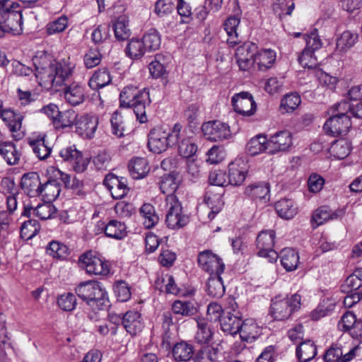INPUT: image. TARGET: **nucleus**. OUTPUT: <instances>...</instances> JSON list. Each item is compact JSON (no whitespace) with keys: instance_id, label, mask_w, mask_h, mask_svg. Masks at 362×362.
I'll return each mask as SVG.
<instances>
[{"instance_id":"nucleus-1","label":"nucleus","mask_w":362,"mask_h":362,"mask_svg":"<svg viewBox=\"0 0 362 362\" xmlns=\"http://www.w3.org/2000/svg\"><path fill=\"white\" fill-rule=\"evenodd\" d=\"M36 77L53 88L64 86V95L71 105L83 103L86 98L85 88L78 83H71L73 66L65 61L50 60L45 55L34 59Z\"/></svg>"},{"instance_id":"nucleus-2","label":"nucleus","mask_w":362,"mask_h":362,"mask_svg":"<svg viewBox=\"0 0 362 362\" xmlns=\"http://www.w3.org/2000/svg\"><path fill=\"white\" fill-rule=\"evenodd\" d=\"M75 291L81 300L93 308L103 310L109 306L107 292L101 283L97 281L81 282Z\"/></svg>"},{"instance_id":"nucleus-3","label":"nucleus","mask_w":362,"mask_h":362,"mask_svg":"<svg viewBox=\"0 0 362 362\" xmlns=\"http://www.w3.org/2000/svg\"><path fill=\"white\" fill-rule=\"evenodd\" d=\"M0 23L6 33L20 35L23 32V15L19 4L3 0L0 7Z\"/></svg>"},{"instance_id":"nucleus-4","label":"nucleus","mask_w":362,"mask_h":362,"mask_svg":"<svg viewBox=\"0 0 362 362\" xmlns=\"http://www.w3.org/2000/svg\"><path fill=\"white\" fill-rule=\"evenodd\" d=\"M300 296L296 293L291 297H276L272 300L270 313L276 320H286L300 308Z\"/></svg>"},{"instance_id":"nucleus-5","label":"nucleus","mask_w":362,"mask_h":362,"mask_svg":"<svg viewBox=\"0 0 362 362\" xmlns=\"http://www.w3.org/2000/svg\"><path fill=\"white\" fill-rule=\"evenodd\" d=\"M165 207V223L169 228L180 229L188 223L189 216L182 213V205L174 194L166 196Z\"/></svg>"},{"instance_id":"nucleus-6","label":"nucleus","mask_w":362,"mask_h":362,"mask_svg":"<svg viewBox=\"0 0 362 362\" xmlns=\"http://www.w3.org/2000/svg\"><path fill=\"white\" fill-rule=\"evenodd\" d=\"M181 130L182 125L176 123L171 132L163 138L167 146H173L177 144L179 154L184 158H190L197 152V146L190 139L183 137Z\"/></svg>"},{"instance_id":"nucleus-7","label":"nucleus","mask_w":362,"mask_h":362,"mask_svg":"<svg viewBox=\"0 0 362 362\" xmlns=\"http://www.w3.org/2000/svg\"><path fill=\"white\" fill-rule=\"evenodd\" d=\"M306 46L298 57V62L304 68L313 69L318 64L315 52L322 46V42L317 34V30L315 29L309 35H305Z\"/></svg>"},{"instance_id":"nucleus-8","label":"nucleus","mask_w":362,"mask_h":362,"mask_svg":"<svg viewBox=\"0 0 362 362\" xmlns=\"http://www.w3.org/2000/svg\"><path fill=\"white\" fill-rule=\"evenodd\" d=\"M79 264L89 274L105 276L110 273L107 262L91 250L80 256Z\"/></svg>"},{"instance_id":"nucleus-9","label":"nucleus","mask_w":362,"mask_h":362,"mask_svg":"<svg viewBox=\"0 0 362 362\" xmlns=\"http://www.w3.org/2000/svg\"><path fill=\"white\" fill-rule=\"evenodd\" d=\"M274 239L275 232L269 230L260 232L256 240L257 255L267 258L271 262H275L278 258L277 252L273 249Z\"/></svg>"},{"instance_id":"nucleus-10","label":"nucleus","mask_w":362,"mask_h":362,"mask_svg":"<svg viewBox=\"0 0 362 362\" xmlns=\"http://www.w3.org/2000/svg\"><path fill=\"white\" fill-rule=\"evenodd\" d=\"M198 264L209 276L221 274L225 269L222 259L211 250H204L198 255Z\"/></svg>"},{"instance_id":"nucleus-11","label":"nucleus","mask_w":362,"mask_h":362,"mask_svg":"<svg viewBox=\"0 0 362 362\" xmlns=\"http://www.w3.org/2000/svg\"><path fill=\"white\" fill-rule=\"evenodd\" d=\"M205 138L211 141H221L231 137L230 127L224 122L213 120L205 122L202 126Z\"/></svg>"},{"instance_id":"nucleus-12","label":"nucleus","mask_w":362,"mask_h":362,"mask_svg":"<svg viewBox=\"0 0 362 362\" xmlns=\"http://www.w3.org/2000/svg\"><path fill=\"white\" fill-rule=\"evenodd\" d=\"M231 103L234 110L243 116H252L257 110V105L249 92H240L235 94Z\"/></svg>"},{"instance_id":"nucleus-13","label":"nucleus","mask_w":362,"mask_h":362,"mask_svg":"<svg viewBox=\"0 0 362 362\" xmlns=\"http://www.w3.org/2000/svg\"><path fill=\"white\" fill-rule=\"evenodd\" d=\"M358 349V346H355L346 351L341 344H333L325 351L323 359L325 362H349L356 356Z\"/></svg>"},{"instance_id":"nucleus-14","label":"nucleus","mask_w":362,"mask_h":362,"mask_svg":"<svg viewBox=\"0 0 362 362\" xmlns=\"http://www.w3.org/2000/svg\"><path fill=\"white\" fill-rule=\"evenodd\" d=\"M257 49V45L250 42H245L237 48L235 59L241 70L247 71L255 64Z\"/></svg>"},{"instance_id":"nucleus-15","label":"nucleus","mask_w":362,"mask_h":362,"mask_svg":"<svg viewBox=\"0 0 362 362\" xmlns=\"http://www.w3.org/2000/svg\"><path fill=\"white\" fill-rule=\"evenodd\" d=\"M104 185L110 192L115 199H120L124 197L129 191L127 180L122 177H118L112 173L107 175L103 180Z\"/></svg>"},{"instance_id":"nucleus-16","label":"nucleus","mask_w":362,"mask_h":362,"mask_svg":"<svg viewBox=\"0 0 362 362\" xmlns=\"http://www.w3.org/2000/svg\"><path fill=\"white\" fill-rule=\"evenodd\" d=\"M59 156L63 160L69 162L77 173L85 171L89 163L87 159L83 157L82 153L78 151L75 146L62 148L59 151Z\"/></svg>"},{"instance_id":"nucleus-17","label":"nucleus","mask_w":362,"mask_h":362,"mask_svg":"<svg viewBox=\"0 0 362 362\" xmlns=\"http://www.w3.org/2000/svg\"><path fill=\"white\" fill-rule=\"evenodd\" d=\"M293 144L292 134L287 130L280 131L268 140V153L274 154L280 151H288Z\"/></svg>"},{"instance_id":"nucleus-18","label":"nucleus","mask_w":362,"mask_h":362,"mask_svg":"<svg viewBox=\"0 0 362 362\" xmlns=\"http://www.w3.org/2000/svg\"><path fill=\"white\" fill-rule=\"evenodd\" d=\"M351 126L349 117H340L333 115L324 124V129L327 133L337 136L345 135Z\"/></svg>"},{"instance_id":"nucleus-19","label":"nucleus","mask_w":362,"mask_h":362,"mask_svg":"<svg viewBox=\"0 0 362 362\" xmlns=\"http://www.w3.org/2000/svg\"><path fill=\"white\" fill-rule=\"evenodd\" d=\"M1 117L8 127L14 140L19 141L24 137V132L21 130L23 116L11 110H4L1 112Z\"/></svg>"},{"instance_id":"nucleus-20","label":"nucleus","mask_w":362,"mask_h":362,"mask_svg":"<svg viewBox=\"0 0 362 362\" xmlns=\"http://www.w3.org/2000/svg\"><path fill=\"white\" fill-rule=\"evenodd\" d=\"M243 322L242 314L238 310L226 311L220 320L221 329L229 334L233 335L238 332Z\"/></svg>"},{"instance_id":"nucleus-21","label":"nucleus","mask_w":362,"mask_h":362,"mask_svg":"<svg viewBox=\"0 0 362 362\" xmlns=\"http://www.w3.org/2000/svg\"><path fill=\"white\" fill-rule=\"evenodd\" d=\"M98 118L93 116H81L75 122L76 132L83 139H92L97 129Z\"/></svg>"},{"instance_id":"nucleus-22","label":"nucleus","mask_w":362,"mask_h":362,"mask_svg":"<svg viewBox=\"0 0 362 362\" xmlns=\"http://www.w3.org/2000/svg\"><path fill=\"white\" fill-rule=\"evenodd\" d=\"M43 181L36 172L25 173L21 178V185L24 192L30 197H39Z\"/></svg>"},{"instance_id":"nucleus-23","label":"nucleus","mask_w":362,"mask_h":362,"mask_svg":"<svg viewBox=\"0 0 362 362\" xmlns=\"http://www.w3.org/2000/svg\"><path fill=\"white\" fill-rule=\"evenodd\" d=\"M247 173L246 165L242 159H237L228 165L227 179L228 184L238 186L245 180Z\"/></svg>"},{"instance_id":"nucleus-24","label":"nucleus","mask_w":362,"mask_h":362,"mask_svg":"<svg viewBox=\"0 0 362 362\" xmlns=\"http://www.w3.org/2000/svg\"><path fill=\"white\" fill-rule=\"evenodd\" d=\"M122 324L126 331L132 336L141 332L144 327L141 314L134 310L127 311L122 315Z\"/></svg>"},{"instance_id":"nucleus-25","label":"nucleus","mask_w":362,"mask_h":362,"mask_svg":"<svg viewBox=\"0 0 362 362\" xmlns=\"http://www.w3.org/2000/svg\"><path fill=\"white\" fill-rule=\"evenodd\" d=\"M344 214L342 209L332 211L327 206H322L314 211L311 221L313 224H315L313 227L316 228L327 221L341 218Z\"/></svg>"},{"instance_id":"nucleus-26","label":"nucleus","mask_w":362,"mask_h":362,"mask_svg":"<svg viewBox=\"0 0 362 362\" xmlns=\"http://www.w3.org/2000/svg\"><path fill=\"white\" fill-rule=\"evenodd\" d=\"M61 187L59 181L56 179L48 178L43 181L39 197L47 202H52L59 195Z\"/></svg>"},{"instance_id":"nucleus-27","label":"nucleus","mask_w":362,"mask_h":362,"mask_svg":"<svg viewBox=\"0 0 362 362\" xmlns=\"http://www.w3.org/2000/svg\"><path fill=\"white\" fill-rule=\"evenodd\" d=\"M0 155L8 165H15L18 164L21 153L13 142L0 140Z\"/></svg>"},{"instance_id":"nucleus-28","label":"nucleus","mask_w":362,"mask_h":362,"mask_svg":"<svg viewBox=\"0 0 362 362\" xmlns=\"http://www.w3.org/2000/svg\"><path fill=\"white\" fill-rule=\"evenodd\" d=\"M128 168L131 176L136 180L144 178L150 171L147 160L141 157L132 158L129 162Z\"/></svg>"},{"instance_id":"nucleus-29","label":"nucleus","mask_w":362,"mask_h":362,"mask_svg":"<svg viewBox=\"0 0 362 362\" xmlns=\"http://www.w3.org/2000/svg\"><path fill=\"white\" fill-rule=\"evenodd\" d=\"M260 327L252 319H247L243 321L241 328L238 333L243 341L252 342L260 334Z\"/></svg>"},{"instance_id":"nucleus-30","label":"nucleus","mask_w":362,"mask_h":362,"mask_svg":"<svg viewBox=\"0 0 362 362\" xmlns=\"http://www.w3.org/2000/svg\"><path fill=\"white\" fill-rule=\"evenodd\" d=\"M171 327H174L172 319V314L170 312L163 313V341L162 347L167 351L171 349L172 344L174 342L175 334L171 329Z\"/></svg>"},{"instance_id":"nucleus-31","label":"nucleus","mask_w":362,"mask_h":362,"mask_svg":"<svg viewBox=\"0 0 362 362\" xmlns=\"http://www.w3.org/2000/svg\"><path fill=\"white\" fill-rule=\"evenodd\" d=\"M269 185L266 182H259L247 186L245 194L254 200H259L266 203L269 200Z\"/></svg>"},{"instance_id":"nucleus-32","label":"nucleus","mask_w":362,"mask_h":362,"mask_svg":"<svg viewBox=\"0 0 362 362\" xmlns=\"http://www.w3.org/2000/svg\"><path fill=\"white\" fill-rule=\"evenodd\" d=\"M296 354L299 362H309L317 355V346L311 340L300 341L296 347Z\"/></svg>"},{"instance_id":"nucleus-33","label":"nucleus","mask_w":362,"mask_h":362,"mask_svg":"<svg viewBox=\"0 0 362 362\" xmlns=\"http://www.w3.org/2000/svg\"><path fill=\"white\" fill-rule=\"evenodd\" d=\"M151 103L149 92L146 88L143 89V93L140 95L139 99L130 105L133 107L134 112L137 120L140 123H144L147 121L146 115V105Z\"/></svg>"},{"instance_id":"nucleus-34","label":"nucleus","mask_w":362,"mask_h":362,"mask_svg":"<svg viewBox=\"0 0 362 362\" xmlns=\"http://www.w3.org/2000/svg\"><path fill=\"white\" fill-rule=\"evenodd\" d=\"M275 209L278 215L284 219H291L298 213L294 202L289 199H282L275 204Z\"/></svg>"},{"instance_id":"nucleus-35","label":"nucleus","mask_w":362,"mask_h":362,"mask_svg":"<svg viewBox=\"0 0 362 362\" xmlns=\"http://www.w3.org/2000/svg\"><path fill=\"white\" fill-rule=\"evenodd\" d=\"M204 202L211 209V211L208 214V217L212 220L223 208V202L221 199V194L218 193L216 194H211V190L209 189L205 194Z\"/></svg>"},{"instance_id":"nucleus-36","label":"nucleus","mask_w":362,"mask_h":362,"mask_svg":"<svg viewBox=\"0 0 362 362\" xmlns=\"http://www.w3.org/2000/svg\"><path fill=\"white\" fill-rule=\"evenodd\" d=\"M206 291L213 298H221L225 293V286L221 274L209 276L206 284Z\"/></svg>"},{"instance_id":"nucleus-37","label":"nucleus","mask_w":362,"mask_h":362,"mask_svg":"<svg viewBox=\"0 0 362 362\" xmlns=\"http://www.w3.org/2000/svg\"><path fill=\"white\" fill-rule=\"evenodd\" d=\"M281 262L287 271L295 270L299 263L298 253L292 248H284L281 252Z\"/></svg>"},{"instance_id":"nucleus-38","label":"nucleus","mask_w":362,"mask_h":362,"mask_svg":"<svg viewBox=\"0 0 362 362\" xmlns=\"http://www.w3.org/2000/svg\"><path fill=\"white\" fill-rule=\"evenodd\" d=\"M113 30L117 40L124 41L127 40L131 35L128 17L124 15L119 16L113 24Z\"/></svg>"},{"instance_id":"nucleus-39","label":"nucleus","mask_w":362,"mask_h":362,"mask_svg":"<svg viewBox=\"0 0 362 362\" xmlns=\"http://www.w3.org/2000/svg\"><path fill=\"white\" fill-rule=\"evenodd\" d=\"M178 173L173 172L162 176L160 189L163 194H173L179 185Z\"/></svg>"},{"instance_id":"nucleus-40","label":"nucleus","mask_w":362,"mask_h":362,"mask_svg":"<svg viewBox=\"0 0 362 362\" xmlns=\"http://www.w3.org/2000/svg\"><path fill=\"white\" fill-rule=\"evenodd\" d=\"M112 81L110 72L107 68L96 71L89 80V86L93 89L102 88Z\"/></svg>"},{"instance_id":"nucleus-41","label":"nucleus","mask_w":362,"mask_h":362,"mask_svg":"<svg viewBox=\"0 0 362 362\" xmlns=\"http://www.w3.org/2000/svg\"><path fill=\"white\" fill-rule=\"evenodd\" d=\"M29 144L40 160H45L49 156L52 148L46 143L45 135L38 136L36 139L30 141Z\"/></svg>"},{"instance_id":"nucleus-42","label":"nucleus","mask_w":362,"mask_h":362,"mask_svg":"<svg viewBox=\"0 0 362 362\" xmlns=\"http://www.w3.org/2000/svg\"><path fill=\"white\" fill-rule=\"evenodd\" d=\"M172 354L175 360L187 361L192 357L194 349L191 344L182 341L174 345Z\"/></svg>"},{"instance_id":"nucleus-43","label":"nucleus","mask_w":362,"mask_h":362,"mask_svg":"<svg viewBox=\"0 0 362 362\" xmlns=\"http://www.w3.org/2000/svg\"><path fill=\"white\" fill-rule=\"evenodd\" d=\"M268 140L262 134L252 138L247 144L246 149L251 156H256L264 151H268Z\"/></svg>"},{"instance_id":"nucleus-44","label":"nucleus","mask_w":362,"mask_h":362,"mask_svg":"<svg viewBox=\"0 0 362 362\" xmlns=\"http://www.w3.org/2000/svg\"><path fill=\"white\" fill-rule=\"evenodd\" d=\"M106 236L121 240L126 236V226L124 223L117 220H111L105 226L104 229Z\"/></svg>"},{"instance_id":"nucleus-45","label":"nucleus","mask_w":362,"mask_h":362,"mask_svg":"<svg viewBox=\"0 0 362 362\" xmlns=\"http://www.w3.org/2000/svg\"><path fill=\"white\" fill-rule=\"evenodd\" d=\"M358 40V35L349 30L344 31L337 40L336 50L346 52L351 48Z\"/></svg>"},{"instance_id":"nucleus-46","label":"nucleus","mask_w":362,"mask_h":362,"mask_svg":"<svg viewBox=\"0 0 362 362\" xmlns=\"http://www.w3.org/2000/svg\"><path fill=\"white\" fill-rule=\"evenodd\" d=\"M240 22V18L235 16H230L224 23V29L228 34L227 42L232 46L239 42L237 28Z\"/></svg>"},{"instance_id":"nucleus-47","label":"nucleus","mask_w":362,"mask_h":362,"mask_svg":"<svg viewBox=\"0 0 362 362\" xmlns=\"http://www.w3.org/2000/svg\"><path fill=\"white\" fill-rule=\"evenodd\" d=\"M144 42L139 39H132L125 48L126 55L132 60L141 59L145 54Z\"/></svg>"},{"instance_id":"nucleus-48","label":"nucleus","mask_w":362,"mask_h":362,"mask_svg":"<svg viewBox=\"0 0 362 362\" xmlns=\"http://www.w3.org/2000/svg\"><path fill=\"white\" fill-rule=\"evenodd\" d=\"M361 272H362L360 270H356L354 274L346 278L341 286V290L343 293H349L358 292L357 291L362 286Z\"/></svg>"},{"instance_id":"nucleus-49","label":"nucleus","mask_w":362,"mask_h":362,"mask_svg":"<svg viewBox=\"0 0 362 362\" xmlns=\"http://www.w3.org/2000/svg\"><path fill=\"white\" fill-rule=\"evenodd\" d=\"M143 93V90H139L136 87H125L120 93L119 101L120 107H129L130 105L137 100L140 95Z\"/></svg>"},{"instance_id":"nucleus-50","label":"nucleus","mask_w":362,"mask_h":362,"mask_svg":"<svg viewBox=\"0 0 362 362\" xmlns=\"http://www.w3.org/2000/svg\"><path fill=\"white\" fill-rule=\"evenodd\" d=\"M329 151L336 158L344 159L350 153L351 145L346 139L336 140L332 143Z\"/></svg>"},{"instance_id":"nucleus-51","label":"nucleus","mask_w":362,"mask_h":362,"mask_svg":"<svg viewBox=\"0 0 362 362\" xmlns=\"http://www.w3.org/2000/svg\"><path fill=\"white\" fill-rule=\"evenodd\" d=\"M276 59V53L272 49H263L256 53L255 63L260 70H266L272 66Z\"/></svg>"},{"instance_id":"nucleus-52","label":"nucleus","mask_w":362,"mask_h":362,"mask_svg":"<svg viewBox=\"0 0 362 362\" xmlns=\"http://www.w3.org/2000/svg\"><path fill=\"white\" fill-rule=\"evenodd\" d=\"M197 332L196 333L195 339L199 344L208 343L212 337V332L208 322L204 318H197Z\"/></svg>"},{"instance_id":"nucleus-53","label":"nucleus","mask_w":362,"mask_h":362,"mask_svg":"<svg viewBox=\"0 0 362 362\" xmlns=\"http://www.w3.org/2000/svg\"><path fill=\"white\" fill-rule=\"evenodd\" d=\"M172 310L175 314L182 315H193L197 312V308L194 301L176 300L172 305Z\"/></svg>"},{"instance_id":"nucleus-54","label":"nucleus","mask_w":362,"mask_h":362,"mask_svg":"<svg viewBox=\"0 0 362 362\" xmlns=\"http://www.w3.org/2000/svg\"><path fill=\"white\" fill-rule=\"evenodd\" d=\"M40 227L38 221L35 219H30L24 221L21 227V238L23 240H30L40 231Z\"/></svg>"},{"instance_id":"nucleus-55","label":"nucleus","mask_w":362,"mask_h":362,"mask_svg":"<svg viewBox=\"0 0 362 362\" xmlns=\"http://www.w3.org/2000/svg\"><path fill=\"white\" fill-rule=\"evenodd\" d=\"M140 214L144 218V225L146 228H151L156 225L158 218L156 215V210L152 204H143L140 209Z\"/></svg>"},{"instance_id":"nucleus-56","label":"nucleus","mask_w":362,"mask_h":362,"mask_svg":"<svg viewBox=\"0 0 362 362\" xmlns=\"http://www.w3.org/2000/svg\"><path fill=\"white\" fill-rule=\"evenodd\" d=\"M77 114L73 110H69L65 112H61L60 115L55 122L54 127L56 129H64L70 127L73 124L75 125L76 122Z\"/></svg>"},{"instance_id":"nucleus-57","label":"nucleus","mask_w":362,"mask_h":362,"mask_svg":"<svg viewBox=\"0 0 362 362\" xmlns=\"http://www.w3.org/2000/svg\"><path fill=\"white\" fill-rule=\"evenodd\" d=\"M300 102V97L298 94H287L281 100L280 110L283 113L291 112L298 107Z\"/></svg>"},{"instance_id":"nucleus-58","label":"nucleus","mask_w":362,"mask_h":362,"mask_svg":"<svg viewBox=\"0 0 362 362\" xmlns=\"http://www.w3.org/2000/svg\"><path fill=\"white\" fill-rule=\"evenodd\" d=\"M5 323L4 316L0 313V361L5 359L6 349L11 347L10 344L8 342V338Z\"/></svg>"},{"instance_id":"nucleus-59","label":"nucleus","mask_w":362,"mask_h":362,"mask_svg":"<svg viewBox=\"0 0 362 362\" xmlns=\"http://www.w3.org/2000/svg\"><path fill=\"white\" fill-rule=\"evenodd\" d=\"M69 249L66 245L58 241H52L47 247V252L54 258L64 259L68 255Z\"/></svg>"},{"instance_id":"nucleus-60","label":"nucleus","mask_w":362,"mask_h":362,"mask_svg":"<svg viewBox=\"0 0 362 362\" xmlns=\"http://www.w3.org/2000/svg\"><path fill=\"white\" fill-rule=\"evenodd\" d=\"M354 103L350 100H343L333 106V113L337 116H345L350 118L351 115L354 116Z\"/></svg>"},{"instance_id":"nucleus-61","label":"nucleus","mask_w":362,"mask_h":362,"mask_svg":"<svg viewBox=\"0 0 362 362\" xmlns=\"http://www.w3.org/2000/svg\"><path fill=\"white\" fill-rule=\"evenodd\" d=\"M56 212L54 206L51 202L38 204L34 209V214L42 220H47L53 216Z\"/></svg>"},{"instance_id":"nucleus-62","label":"nucleus","mask_w":362,"mask_h":362,"mask_svg":"<svg viewBox=\"0 0 362 362\" xmlns=\"http://www.w3.org/2000/svg\"><path fill=\"white\" fill-rule=\"evenodd\" d=\"M59 307L64 311H71L76 305V298L71 293H66L59 296L57 298Z\"/></svg>"},{"instance_id":"nucleus-63","label":"nucleus","mask_w":362,"mask_h":362,"mask_svg":"<svg viewBox=\"0 0 362 362\" xmlns=\"http://www.w3.org/2000/svg\"><path fill=\"white\" fill-rule=\"evenodd\" d=\"M146 49L157 50L158 49V33L156 29H150L142 38Z\"/></svg>"},{"instance_id":"nucleus-64","label":"nucleus","mask_w":362,"mask_h":362,"mask_svg":"<svg viewBox=\"0 0 362 362\" xmlns=\"http://www.w3.org/2000/svg\"><path fill=\"white\" fill-rule=\"evenodd\" d=\"M112 133L117 137H122L124 135V127L122 117L118 110L114 112L111 119Z\"/></svg>"}]
</instances>
